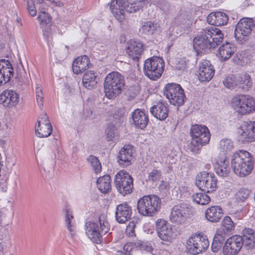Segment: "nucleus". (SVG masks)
Returning a JSON list of instances; mask_svg holds the SVG:
<instances>
[{"label": "nucleus", "instance_id": "10", "mask_svg": "<svg viewBox=\"0 0 255 255\" xmlns=\"http://www.w3.org/2000/svg\"><path fill=\"white\" fill-rule=\"evenodd\" d=\"M164 95L171 104L180 106L183 104L185 96L181 86L176 83L167 84L164 90Z\"/></svg>", "mask_w": 255, "mask_h": 255}, {"label": "nucleus", "instance_id": "35", "mask_svg": "<svg viewBox=\"0 0 255 255\" xmlns=\"http://www.w3.org/2000/svg\"><path fill=\"white\" fill-rule=\"evenodd\" d=\"M243 239L244 244L249 248H252L255 245V234L254 231L252 229L246 228L243 231Z\"/></svg>", "mask_w": 255, "mask_h": 255}, {"label": "nucleus", "instance_id": "42", "mask_svg": "<svg viewBox=\"0 0 255 255\" xmlns=\"http://www.w3.org/2000/svg\"><path fill=\"white\" fill-rule=\"evenodd\" d=\"M192 199L195 202L202 205L207 204L210 201V197L205 193H203L194 194L192 196Z\"/></svg>", "mask_w": 255, "mask_h": 255}, {"label": "nucleus", "instance_id": "7", "mask_svg": "<svg viewBox=\"0 0 255 255\" xmlns=\"http://www.w3.org/2000/svg\"><path fill=\"white\" fill-rule=\"evenodd\" d=\"M160 202V198L156 195L144 196L137 202L138 213L143 216H152L157 212Z\"/></svg>", "mask_w": 255, "mask_h": 255}, {"label": "nucleus", "instance_id": "32", "mask_svg": "<svg viewBox=\"0 0 255 255\" xmlns=\"http://www.w3.org/2000/svg\"><path fill=\"white\" fill-rule=\"evenodd\" d=\"M38 19L40 25L43 26H47V27L43 28L42 29L43 35L48 41L50 40V32L49 30V27L50 26L51 21L50 15L45 11H40L38 13Z\"/></svg>", "mask_w": 255, "mask_h": 255}, {"label": "nucleus", "instance_id": "53", "mask_svg": "<svg viewBox=\"0 0 255 255\" xmlns=\"http://www.w3.org/2000/svg\"><path fill=\"white\" fill-rule=\"evenodd\" d=\"M27 8L29 14L32 16L36 15L37 11L34 3V0H28L27 2Z\"/></svg>", "mask_w": 255, "mask_h": 255}, {"label": "nucleus", "instance_id": "50", "mask_svg": "<svg viewBox=\"0 0 255 255\" xmlns=\"http://www.w3.org/2000/svg\"><path fill=\"white\" fill-rule=\"evenodd\" d=\"M226 233H224L223 231L218 230L217 233L215 234L214 240L216 241L217 243H220L222 245L224 243L226 239Z\"/></svg>", "mask_w": 255, "mask_h": 255}, {"label": "nucleus", "instance_id": "31", "mask_svg": "<svg viewBox=\"0 0 255 255\" xmlns=\"http://www.w3.org/2000/svg\"><path fill=\"white\" fill-rule=\"evenodd\" d=\"M150 112L151 114L159 120H164L168 115V110L167 106L162 102L150 108Z\"/></svg>", "mask_w": 255, "mask_h": 255}, {"label": "nucleus", "instance_id": "17", "mask_svg": "<svg viewBox=\"0 0 255 255\" xmlns=\"http://www.w3.org/2000/svg\"><path fill=\"white\" fill-rule=\"evenodd\" d=\"M190 209L186 204L174 206L171 209L170 221L177 224H182L186 220Z\"/></svg>", "mask_w": 255, "mask_h": 255}, {"label": "nucleus", "instance_id": "52", "mask_svg": "<svg viewBox=\"0 0 255 255\" xmlns=\"http://www.w3.org/2000/svg\"><path fill=\"white\" fill-rule=\"evenodd\" d=\"M135 227V223L134 221H130L126 229V234L129 237H133L135 235L134 232V228Z\"/></svg>", "mask_w": 255, "mask_h": 255}, {"label": "nucleus", "instance_id": "34", "mask_svg": "<svg viewBox=\"0 0 255 255\" xmlns=\"http://www.w3.org/2000/svg\"><path fill=\"white\" fill-rule=\"evenodd\" d=\"M223 210L218 206H212L208 208L205 212L206 219L211 222H217L222 217Z\"/></svg>", "mask_w": 255, "mask_h": 255}, {"label": "nucleus", "instance_id": "24", "mask_svg": "<svg viewBox=\"0 0 255 255\" xmlns=\"http://www.w3.org/2000/svg\"><path fill=\"white\" fill-rule=\"evenodd\" d=\"M127 53L133 60H138L143 51V44L138 40L131 39L127 43Z\"/></svg>", "mask_w": 255, "mask_h": 255}, {"label": "nucleus", "instance_id": "2", "mask_svg": "<svg viewBox=\"0 0 255 255\" xmlns=\"http://www.w3.org/2000/svg\"><path fill=\"white\" fill-rule=\"evenodd\" d=\"M149 0H113L110 5L111 12L120 22L125 18V11L135 12L141 9L144 5L149 3Z\"/></svg>", "mask_w": 255, "mask_h": 255}, {"label": "nucleus", "instance_id": "57", "mask_svg": "<svg viewBox=\"0 0 255 255\" xmlns=\"http://www.w3.org/2000/svg\"><path fill=\"white\" fill-rule=\"evenodd\" d=\"M222 246V245L220 243H217L213 240L211 246L212 251L214 253H216L221 249Z\"/></svg>", "mask_w": 255, "mask_h": 255}, {"label": "nucleus", "instance_id": "9", "mask_svg": "<svg viewBox=\"0 0 255 255\" xmlns=\"http://www.w3.org/2000/svg\"><path fill=\"white\" fill-rule=\"evenodd\" d=\"M255 30V21L253 18L244 17L238 22L235 29L237 41L242 44L249 40V36Z\"/></svg>", "mask_w": 255, "mask_h": 255}, {"label": "nucleus", "instance_id": "14", "mask_svg": "<svg viewBox=\"0 0 255 255\" xmlns=\"http://www.w3.org/2000/svg\"><path fill=\"white\" fill-rule=\"evenodd\" d=\"M196 184L200 190L211 192L217 188V178L213 173L202 172L197 175Z\"/></svg>", "mask_w": 255, "mask_h": 255}, {"label": "nucleus", "instance_id": "55", "mask_svg": "<svg viewBox=\"0 0 255 255\" xmlns=\"http://www.w3.org/2000/svg\"><path fill=\"white\" fill-rule=\"evenodd\" d=\"M16 158L13 155H7L6 156V164L11 167L15 165L16 163Z\"/></svg>", "mask_w": 255, "mask_h": 255}, {"label": "nucleus", "instance_id": "6", "mask_svg": "<svg viewBox=\"0 0 255 255\" xmlns=\"http://www.w3.org/2000/svg\"><path fill=\"white\" fill-rule=\"evenodd\" d=\"M99 225L97 223L88 222L85 224L86 234L88 238L94 243L98 244L101 241L103 235H105L109 230V223L105 215L100 216Z\"/></svg>", "mask_w": 255, "mask_h": 255}, {"label": "nucleus", "instance_id": "29", "mask_svg": "<svg viewBox=\"0 0 255 255\" xmlns=\"http://www.w3.org/2000/svg\"><path fill=\"white\" fill-rule=\"evenodd\" d=\"M236 51V48L234 44L226 42L219 47L218 56L222 61H225L230 58Z\"/></svg>", "mask_w": 255, "mask_h": 255}, {"label": "nucleus", "instance_id": "37", "mask_svg": "<svg viewBox=\"0 0 255 255\" xmlns=\"http://www.w3.org/2000/svg\"><path fill=\"white\" fill-rule=\"evenodd\" d=\"M97 183L98 189L103 193H108L111 189V178L109 175L99 177Z\"/></svg>", "mask_w": 255, "mask_h": 255}, {"label": "nucleus", "instance_id": "15", "mask_svg": "<svg viewBox=\"0 0 255 255\" xmlns=\"http://www.w3.org/2000/svg\"><path fill=\"white\" fill-rule=\"evenodd\" d=\"M244 245V240L242 236L234 235L228 238L223 247L224 255H237Z\"/></svg>", "mask_w": 255, "mask_h": 255}, {"label": "nucleus", "instance_id": "22", "mask_svg": "<svg viewBox=\"0 0 255 255\" xmlns=\"http://www.w3.org/2000/svg\"><path fill=\"white\" fill-rule=\"evenodd\" d=\"M13 75V69L7 60H0V86L9 82Z\"/></svg>", "mask_w": 255, "mask_h": 255}, {"label": "nucleus", "instance_id": "28", "mask_svg": "<svg viewBox=\"0 0 255 255\" xmlns=\"http://www.w3.org/2000/svg\"><path fill=\"white\" fill-rule=\"evenodd\" d=\"M139 31L145 35H157L161 32V27L158 23L150 21H144L141 23Z\"/></svg>", "mask_w": 255, "mask_h": 255}, {"label": "nucleus", "instance_id": "58", "mask_svg": "<svg viewBox=\"0 0 255 255\" xmlns=\"http://www.w3.org/2000/svg\"><path fill=\"white\" fill-rule=\"evenodd\" d=\"M107 50L109 51L108 53H113L114 51L116 50V47L115 45H108L107 46Z\"/></svg>", "mask_w": 255, "mask_h": 255}, {"label": "nucleus", "instance_id": "54", "mask_svg": "<svg viewBox=\"0 0 255 255\" xmlns=\"http://www.w3.org/2000/svg\"><path fill=\"white\" fill-rule=\"evenodd\" d=\"M158 7L164 12L166 13L169 11L170 5L167 1L164 0H160L158 2Z\"/></svg>", "mask_w": 255, "mask_h": 255}, {"label": "nucleus", "instance_id": "23", "mask_svg": "<svg viewBox=\"0 0 255 255\" xmlns=\"http://www.w3.org/2000/svg\"><path fill=\"white\" fill-rule=\"evenodd\" d=\"M118 162L123 167L130 165L133 159V150L130 145H125L119 151L118 154Z\"/></svg>", "mask_w": 255, "mask_h": 255}, {"label": "nucleus", "instance_id": "41", "mask_svg": "<svg viewBox=\"0 0 255 255\" xmlns=\"http://www.w3.org/2000/svg\"><path fill=\"white\" fill-rule=\"evenodd\" d=\"M219 148L220 151L224 154H227L233 149V142L231 139H223L220 141Z\"/></svg>", "mask_w": 255, "mask_h": 255}, {"label": "nucleus", "instance_id": "43", "mask_svg": "<svg viewBox=\"0 0 255 255\" xmlns=\"http://www.w3.org/2000/svg\"><path fill=\"white\" fill-rule=\"evenodd\" d=\"M250 191L244 188L239 189L235 193L234 199L237 203L244 202L249 197Z\"/></svg>", "mask_w": 255, "mask_h": 255}, {"label": "nucleus", "instance_id": "46", "mask_svg": "<svg viewBox=\"0 0 255 255\" xmlns=\"http://www.w3.org/2000/svg\"><path fill=\"white\" fill-rule=\"evenodd\" d=\"M87 160L96 173H99L101 171V164L97 157L94 155H90Z\"/></svg>", "mask_w": 255, "mask_h": 255}, {"label": "nucleus", "instance_id": "47", "mask_svg": "<svg viewBox=\"0 0 255 255\" xmlns=\"http://www.w3.org/2000/svg\"><path fill=\"white\" fill-rule=\"evenodd\" d=\"M108 141L114 140L118 136V130L114 125L109 124L106 130Z\"/></svg>", "mask_w": 255, "mask_h": 255}, {"label": "nucleus", "instance_id": "44", "mask_svg": "<svg viewBox=\"0 0 255 255\" xmlns=\"http://www.w3.org/2000/svg\"><path fill=\"white\" fill-rule=\"evenodd\" d=\"M191 18V14L189 11L181 10L175 17L174 21L177 24H184Z\"/></svg>", "mask_w": 255, "mask_h": 255}, {"label": "nucleus", "instance_id": "62", "mask_svg": "<svg viewBox=\"0 0 255 255\" xmlns=\"http://www.w3.org/2000/svg\"><path fill=\"white\" fill-rule=\"evenodd\" d=\"M36 1L37 2L41 3L43 2V0H34V1Z\"/></svg>", "mask_w": 255, "mask_h": 255}, {"label": "nucleus", "instance_id": "38", "mask_svg": "<svg viewBox=\"0 0 255 255\" xmlns=\"http://www.w3.org/2000/svg\"><path fill=\"white\" fill-rule=\"evenodd\" d=\"M238 89H241L244 91H248L252 86L251 77L247 74L243 75H238Z\"/></svg>", "mask_w": 255, "mask_h": 255}, {"label": "nucleus", "instance_id": "60", "mask_svg": "<svg viewBox=\"0 0 255 255\" xmlns=\"http://www.w3.org/2000/svg\"><path fill=\"white\" fill-rule=\"evenodd\" d=\"M118 253H119L118 255H127L126 254H125L122 252H119Z\"/></svg>", "mask_w": 255, "mask_h": 255}, {"label": "nucleus", "instance_id": "3", "mask_svg": "<svg viewBox=\"0 0 255 255\" xmlns=\"http://www.w3.org/2000/svg\"><path fill=\"white\" fill-rule=\"evenodd\" d=\"M254 164L251 154L244 150L235 152L231 158V166L233 171L241 177H246L251 173Z\"/></svg>", "mask_w": 255, "mask_h": 255}, {"label": "nucleus", "instance_id": "1", "mask_svg": "<svg viewBox=\"0 0 255 255\" xmlns=\"http://www.w3.org/2000/svg\"><path fill=\"white\" fill-rule=\"evenodd\" d=\"M224 34L219 29L215 27L206 28L194 39L193 47L197 52H206L215 48L222 42Z\"/></svg>", "mask_w": 255, "mask_h": 255}, {"label": "nucleus", "instance_id": "8", "mask_svg": "<svg viewBox=\"0 0 255 255\" xmlns=\"http://www.w3.org/2000/svg\"><path fill=\"white\" fill-rule=\"evenodd\" d=\"M164 61L159 57L153 56L144 61L143 72L152 80L159 79L164 71Z\"/></svg>", "mask_w": 255, "mask_h": 255}, {"label": "nucleus", "instance_id": "27", "mask_svg": "<svg viewBox=\"0 0 255 255\" xmlns=\"http://www.w3.org/2000/svg\"><path fill=\"white\" fill-rule=\"evenodd\" d=\"M132 119L134 126L139 128H144L148 122L147 116L139 109H136L132 113Z\"/></svg>", "mask_w": 255, "mask_h": 255}, {"label": "nucleus", "instance_id": "51", "mask_svg": "<svg viewBox=\"0 0 255 255\" xmlns=\"http://www.w3.org/2000/svg\"><path fill=\"white\" fill-rule=\"evenodd\" d=\"M161 172L156 169H153L149 174L148 180L151 181H156L160 179Z\"/></svg>", "mask_w": 255, "mask_h": 255}, {"label": "nucleus", "instance_id": "26", "mask_svg": "<svg viewBox=\"0 0 255 255\" xmlns=\"http://www.w3.org/2000/svg\"><path fill=\"white\" fill-rule=\"evenodd\" d=\"M228 20V15L222 11L212 12L207 17V21L209 24L217 26L226 25Z\"/></svg>", "mask_w": 255, "mask_h": 255}, {"label": "nucleus", "instance_id": "45", "mask_svg": "<svg viewBox=\"0 0 255 255\" xmlns=\"http://www.w3.org/2000/svg\"><path fill=\"white\" fill-rule=\"evenodd\" d=\"M235 228L234 223L230 217H225L222 221V227L220 230L223 231L224 233L227 234L231 232Z\"/></svg>", "mask_w": 255, "mask_h": 255}, {"label": "nucleus", "instance_id": "12", "mask_svg": "<svg viewBox=\"0 0 255 255\" xmlns=\"http://www.w3.org/2000/svg\"><path fill=\"white\" fill-rule=\"evenodd\" d=\"M232 106L237 112L246 115L255 110V99L249 95H239L233 98Z\"/></svg>", "mask_w": 255, "mask_h": 255}, {"label": "nucleus", "instance_id": "30", "mask_svg": "<svg viewBox=\"0 0 255 255\" xmlns=\"http://www.w3.org/2000/svg\"><path fill=\"white\" fill-rule=\"evenodd\" d=\"M89 60L86 55L78 57L74 60L72 65L73 72L78 75L84 71L89 66Z\"/></svg>", "mask_w": 255, "mask_h": 255}, {"label": "nucleus", "instance_id": "33", "mask_svg": "<svg viewBox=\"0 0 255 255\" xmlns=\"http://www.w3.org/2000/svg\"><path fill=\"white\" fill-rule=\"evenodd\" d=\"M214 170L220 177H227L230 172L229 161L225 158L218 160L214 165Z\"/></svg>", "mask_w": 255, "mask_h": 255}, {"label": "nucleus", "instance_id": "11", "mask_svg": "<svg viewBox=\"0 0 255 255\" xmlns=\"http://www.w3.org/2000/svg\"><path fill=\"white\" fill-rule=\"evenodd\" d=\"M209 246V242L200 234L192 235L186 243V252L191 255H196L205 251Z\"/></svg>", "mask_w": 255, "mask_h": 255}, {"label": "nucleus", "instance_id": "64", "mask_svg": "<svg viewBox=\"0 0 255 255\" xmlns=\"http://www.w3.org/2000/svg\"><path fill=\"white\" fill-rule=\"evenodd\" d=\"M170 158V157H167V159H166V162H167V160H169V158Z\"/></svg>", "mask_w": 255, "mask_h": 255}, {"label": "nucleus", "instance_id": "25", "mask_svg": "<svg viewBox=\"0 0 255 255\" xmlns=\"http://www.w3.org/2000/svg\"><path fill=\"white\" fill-rule=\"evenodd\" d=\"M19 101L18 94L13 90H5L0 94V104L9 107L15 106Z\"/></svg>", "mask_w": 255, "mask_h": 255}, {"label": "nucleus", "instance_id": "56", "mask_svg": "<svg viewBox=\"0 0 255 255\" xmlns=\"http://www.w3.org/2000/svg\"><path fill=\"white\" fill-rule=\"evenodd\" d=\"M11 246V244L9 240L5 241L1 244V249L3 252H8Z\"/></svg>", "mask_w": 255, "mask_h": 255}, {"label": "nucleus", "instance_id": "40", "mask_svg": "<svg viewBox=\"0 0 255 255\" xmlns=\"http://www.w3.org/2000/svg\"><path fill=\"white\" fill-rule=\"evenodd\" d=\"M239 79L238 75H229L226 77L223 82L227 88L235 89H238V80Z\"/></svg>", "mask_w": 255, "mask_h": 255}, {"label": "nucleus", "instance_id": "5", "mask_svg": "<svg viewBox=\"0 0 255 255\" xmlns=\"http://www.w3.org/2000/svg\"><path fill=\"white\" fill-rule=\"evenodd\" d=\"M191 136L189 144L191 150L197 152L204 145L208 143L210 140V134L207 127L203 125H193L190 132Z\"/></svg>", "mask_w": 255, "mask_h": 255}, {"label": "nucleus", "instance_id": "63", "mask_svg": "<svg viewBox=\"0 0 255 255\" xmlns=\"http://www.w3.org/2000/svg\"><path fill=\"white\" fill-rule=\"evenodd\" d=\"M64 48H65V49H67V51H68V47L67 46H65L64 47Z\"/></svg>", "mask_w": 255, "mask_h": 255}, {"label": "nucleus", "instance_id": "49", "mask_svg": "<svg viewBox=\"0 0 255 255\" xmlns=\"http://www.w3.org/2000/svg\"><path fill=\"white\" fill-rule=\"evenodd\" d=\"M35 95L37 104L40 108H41L43 106V94L42 93L41 88L38 85L35 89Z\"/></svg>", "mask_w": 255, "mask_h": 255}, {"label": "nucleus", "instance_id": "20", "mask_svg": "<svg viewBox=\"0 0 255 255\" xmlns=\"http://www.w3.org/2000/svg\"><path fill=\"white\" fill-rule=\"evenodd\" d=\"M52 131V126L48 121L46 114L41 115L36 126L35 134L39 137H46L49 136Z\"/></svg>", "mask_w": 255, "mask_h": 255}, {"label": "nucleus", "instance_id": "39", "mask_svg": "<svg viewBox=\"0 0 255 255\" xmlns=\"http://www.w3.org/2000/svg\"><path fill=\"white\" fill-rule=\"evenodd\" d=\"M65 224L70 235L73 236L75 234V225L73 220L72 212L70 209L65 211Z\"/></svg>", "mask_w": 255, "mask_h": 255}, {"label": "nucleus", "instance_id": "61", "mask_svg": "<svg viewBox=\"0 0 255 255\" xmlns=\"http://www.w3.org/2000/svg\"><path fill=\"white\" fill-rule=\"evenodd\" d=\"M128 245H125L124 247V250H126L127 252H128Z\"/></svg>", "mask_w": 255, "mask_h": 255}, {"label": "nucleus", "instance_id": "16", "mask_svg": "<svg viewBox=\"0 0 255 255\" xmlns=\"http://www.w3.org/2000/svg\"><path fill=\"white\" fill-rule=\"evenodd\" d=\"M239 139L243 142L255 141V122H244L239 130Z\"/></svg>", "mask_w": 255, "mask_h": 255}, {"label": "nucleus", "instance_id": "21", "mask_svg": "<svg viewBox=\"0 0 255 255\" xmlns=\"http://www.w3.org/2000/svg\"><path fill=\"white\" fill-rule=\"evenodd\" d=\"M156 226L157 235L161 240L170 241L172 239V229L167 222L162 219L158 220Z\"/></svg>", "mask_w": 255, "mask_h": 255}, {"label": "nucleus", "instance_id": "13", "mask_svg": "<svg viewBox=\"0 0 255 255\" xmlns=\"http://www.w3.org/2000/svg\"><path fill=\"white\" fill-rule=\"evenodd\" d=\"M115 184L118 191L123 196L131 193L133 188L132 177L124 170H120L116 175Z\"/></svg>", "mask_w": 255, "mask_h": 255}, {"label": "nucleus", "instance_id": "48", "mask_svg": "<svg viewBox=\"0 0 255 255\" xmlns=\"http://www.w3.org/2000/svg\"><path fill=\"white\" fill-rule=\"evenodd\" d=\"M135 246L141 250L146 251L148 252H151L153 250L151 244L147 242L138 241L135 243Z\"/></svg>", "mask_w": 255, "mask_h": 255}, {"label": "nucleus", "instance_id": "18", "mask_svg": "<svg viewBox=\"0 0 255 255\" xmlns=\"http://www.w3.org/2000/svg\"><path fill=\"white\" fill-rule=\"evenodd\" d=\"M199 79L201 82H208L214 76L215 70L211 62L207 60H202L199 64Z\"/></svg>", "mask_w": 255, "mask_h": 255}, {"label": "nucleus", "instance_id": "4", "mask_svg": "<svg viewBox=\"0 0 255 255\" xmlns=\"http://www.w3.org/2000/svg\"><path fill=\"white\" fill-rule=\"evenodd\" d=\"M125 85L124 77L118 72H113L107 75L104 83V90L106 96L112 99L119 95Z\"/></svg>", "mask_w": 255, "mask_h": 255}, {"label": "nucleus", "instance_id": "36", "mask_svg": "<svg viewBox=\"0 0 255 255\" xmlns=\"http://www.w3.org/2000/svg\"><path fill=\"white\" fill-rule=\"evenodd\" d=\"M82 82L83 86L87 89H92L97 83V76L94 71L87 72L83 76Z\"/></svg>", "mask_w": 255, "mask_h": 255}, {"label": "nucleus", "instance_id": "59", "mask_svg": "<svg viewBox=\"0 0 255 255\" xmlns=\"http://www.w3.org/2000/svg\"><path fill=\"white\" fill-rule=\"evenodd\" d=\"M186 64L185 63L182 66H180V65L177 66V68H178L180 70H183L186 68Z\"/></svg>", "mask_w": 255, "mask_h": 255}, {"label": "nucleus", "instance_id": "19", "mask_svg": "<svg viewBox=\"0 0 255 255\" xmlns=\"http://www.w3.org/2000/svg\"><path fill=\"white\" fill-rule=\"evenodd\" d=\"M132 215V208L127 202L117 206L115 218L118 223L120 224L126 223L130 219Z\"/></svg>", "mask_w": 255, "mask_h": 255}]
</instances>
